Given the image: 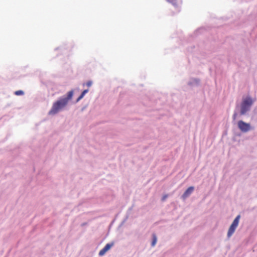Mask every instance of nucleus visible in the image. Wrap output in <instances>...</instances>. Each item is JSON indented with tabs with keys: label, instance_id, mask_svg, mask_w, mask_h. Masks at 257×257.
<instances>
[{
	"label": "nucleus",
	"instance_id": "f257e3e1",
	"mask_svg": "<svg viewBox=\"0 0 257 257\" xmlns=\"http://www.w3.org/2000/svg\"><path fill=\"white\" fill-rule=\"evenodd\" d=\"M67 103V99H61L55 102L49 111V114H54L64 108Z\"/></svg>",
	"mask_w": 257,
	"mask_h": 257
},
{
	"label": "nucleus",
	"instance_id": "f03ea898",
	"mask_svg": "<svg viewBox=\"0 0 257 257\" xmlns=\"http://www.w3.org/2000/svg\"><path fill=\"white\" fill-rule=\"evenodd\" d=\"M253 103V101L250 97H247L242 100L241 104L240 114H244L248 110H249L250 106Z\"/></svg>",
	"mask_w": 257,
	"mask_h": 257
},
{
	"label": "nucleus",
	"instance_id": "7ed1b4c3",
	"mask_svg": "<svg viewBox=\"0 0 257 257\" xmlns=\"http://www.w3.org/2000/svg\"><path fill=\"white\" fill-rule=\"evenodd\" d=\"M240 217V216L239 215H237L233 220L231 225H230L227 232V236L228 237H230L234 232L236 228L237 227L238 225Z\"/></svg>",
	"mask_w": 257,
	"mask_h": 257
},
{
	"label": "nucleus",
	"instance_id": "20e7f679",
	"mask_svg": "<svg viewBox=\"0 0 257 257\" xmlns=\"http://www.w3.org/2000/svg\"><path fill=\"white\" fill-rule=\"evenodd\" d=\"M238 127L242 132H247L251 129L249 123H246L242 120H239L238 122Z\"/></svg>",
	"mask_w": 257,
	"mask_h": 257
},
{
	"label": "nucleus",
	"instance_id": "39448f33",
	"mask_svg": "<svg viewBox=\"0 0 257 257\" xmlns=\"http://www.w3.org/2000/svg\"><path fill=\"white\" fill-rule=\"evenodd\" d=\"M113 245V243L106 244L105 246L101 250H100L99 255L100 256L103 255L106 253V252L110 249Z\"/></svg>",
	"mask_w": 257,
	"mask_h": 257
},
{
	"label": "nucleus",
	"instance_id": "423d86ee",
	"mask_svg": "<svg viewBox=\"0 0 257 257\" xmlns=\"http://www.w3.org/2000/svg\"><path fill=\"white\" fill-rule=\"evenodd\" d=\"M194 189V187L192 186L189 187L182 195V197L184 199L188 197L193 191Z\"/></svg>",
	"mask_w": 257,
	"mask_h": 257
},
{
	"label": "nucleus",
	"instance_id": "0eeeda50",
	"mask_svg": "<svg viewBox=\"0 0 257 257\" xmlns=\"http://www.w3.org/2000/svg\"><path fill=\"white\" fill-rule=\"evenodd\" d=\"M88 92V89H86V90H84L81 93V94L79 96V97L77 98V101H79L80 99H81L85 95V94L87 93Z\"/></svg>",
	"mask_w": 257,
	"mask_h": 257
},
{
	"label": "nucleus",
	"instance_id": "6e6552de",
	"mask_svg": "<svg viewBox=\"0 0 257 257\" xmlns=\"http://www.w3.org/2000/svg\"><path fill=\"white\" fill-rule=\"evenodd\" d=\"M157 236L155 234H153V241L152 242V245L153 246H155L157 242Z\"/></svg>",
	"mask_w": 257,
	"mask_h": 257
},
{
	"label": "nucleus",
	"instance_id": "1a4fd4ad",
	"mask_svg": "<svg viewBox=\"0 0 257 257\" xmlns=\"http://www.w3.org/2000/svg\"><path fill=\"white\" fill-rule=\"evenodd\" d=\"M167 2L172 4L174 6H177V0H166Z\"/></svg>",
	"mask_w": 257,
	"mask_h": 257
},
{
	"label": "nucleus",
	"instance_id": "9d476101",
	"mask_svg": "<svg viewBox=\"0 0 257 257\" xmlns=\"http://www.w3.org/2000/svg\"><path fill=\"white\" fill-rule=\"evenodd\" d=\"M73 94V92L72 91H69L68 93L67 98H65V99H67L68 101L69 99H70L72 97Z\"/></svg>",
	"mask_w": 257,
	"mask_h": 257
},
{
	"label": "nucleus",
	"instance_id": "9b49d317",
	"mask_svg": "<svg viewBox=\"0 0 257 257\" xmlns=\"http://www.w3.org/2000/svg\"><path fill=\"white\" fill-rule=\"evenodd\" d=\"M24 92L22 90H18L15 92V94L16 95H22L24 94Z\"/></svg>",
	"mask_w": 257,
	"mask_h": 257
},
{
	"label": "nucleus",
	"instance_id": "f8f14e48",
	"mask_svg": "<svg viewBox=\"0 0 257 257\" xmlns=\"http://www.w3.org/2000/svg\"><path fill=\"white\" fill-rule=\"evenodd\" d=\"M168 197V195H165L163 196L162 198V201H164L165 200V199Z\"/></svg>",
	"mask_w": 257,
	"mask_h": 257
},
{
	"label": "nucleus",
	"instance_id": "ddd939ff",
	"mask_svg": "<svg viewBox=\"0 0 257 257\" xmlns=\"http://www.w3.org/2000/svg\"><path fill=\"white\" fill-rule=\"evenodd\" d=\"M92 84V82L91 81H88L87 83H86V85L88 87H90Z\"/></svg>",
	"mask_w": 257,
	"mask_h": 257
},
{
	"label": "nucleus",
	"instance_id": "4468645a",
	"mask_svg": "<svg viewBox=\"0 0 257 257\" xmlns=\"http://www.w3.org/2000/svg\"><path fill=\"white\" fill-rule=\"evenodd\" d=\"M236 115H237V114L236 113H234L233 114V118L234 120H235L236 119Z\"/></svg>",
	"mask_w": 257,
	"mask_h": 257
}]
</instances>
